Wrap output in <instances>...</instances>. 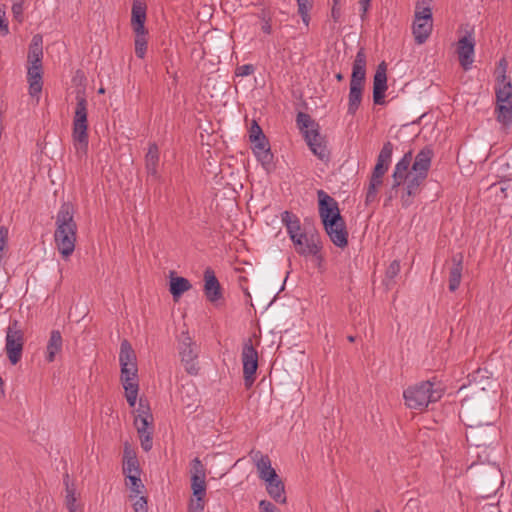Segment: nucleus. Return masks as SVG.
Segmentation results:
<instances>
[{"label": "nucleus", "mask_w": 512, "mask_h": 512, "mask_svg": "<svg viewBox=\"0 0 512 512\" xmlns=\"http://www.w3.org/2000/svg\"><path fill=\"white\" fill-rule=\"evenodd\" d=\"M317 197L319 217L326 234L335 246L345 248L349 233L338 202L324 190H318Z\"/></svg>", "instance_id": "1"}, {"label": "nucleus", "mask_w": 512, "mask_h": 512, "mask_svg": "<svg viewBox=\"0 0 512 512\" xmlns=\"http://www.w3.org/2000/svg\"><path fill=\"white\" fill-rule=\"evenodd\" d=\"M54 232L55 245L63 258L70 257L75 250L77 224L74 220V207L64 202L56 215Z\"/></svg>", "instance_id": "2"}, {"label": "nucleus", "mask_w": 512, "mask_h": 512, "mask_svg": "<svg viewBox=\"0 0 512 512\" xmlns=\"http://www.w3.org/2000/svg\"><path fill=\"white\" fill-rule=\"evenodd\" d=\"M296 124L311 152L321 161L330 160V151L325 136L320 133V125L308 113L299 112Z\"/></svg>", "instance_id": "3"}, {"label": "nucleus", "mask_w": 512, "mask_h": 512, "mask_svg": "<svg viewBox=\"0 0 512 512\" xmlns=\"http://www.w3.org/2000/svg\"><path fill=\"white\" fill-rule=\"evenodd\" d=\"M435 385V382L425 380L409 386L403 392L405 405L410 409L423 411L430 403L439 401L444 394V390L440 385L437 387Z\"/></svg>", "instance_id": "4"}, {"label": "nucleus", "mask_w": 512, "mask_h": 512, "mask_svg": "<svg viewBox=\"0 0 512 512\" xmlns=\"http://www.w3.org/2000/svg\"><path fill=\"white\" fill-rule=\"evenodd\" d=\"M88 102L84 95H76V107L72 122V140L77 153L86 154L89 144Z\"/></svg>", "instance_id": "5"}, {"label": "nucleus", "mask_w": 512, "mask_h": 512, "mask_svg": "<svg viewBox=\"0 0 512 512\" xmlns=\"http://www.w3.org/2000/svg\"><path fill=\"white\" fill-rule=\"evenodd\" d=\"M476 468L473 463L469 469ZM479 474V489L483 498H489L497 493L503 485V475L500 467L496 463L488 462L477 467Z\"/></svg>", "instance_id": "6"}, {"label": "nucleus", "mask_w": 512, "mask_h": 512, "mask_svg": "<svg viewBox=\"0 0 512 512\" xmlns=\"http://www.w3.org/2000/svg\"><path fill=\"white\" fill-rule=\"evenodd\" d=\"M5 351L12 365H16L22 358L24 347V332L18 320H11L6 329Z\"/></svg>", "instance_id": "7"}, {"label": "nucleus", "mask_w": 512, "mask_h": 512, "mask_svg": "<svg viewBox=\"0 0 512 512\" xmlns=\"http://www.w3.org/2000/svg\"><path fill=\"white\" fill-rule=\"evenodd\" d=\"M241 359L243 364L244 385L249 389L255 382L258 369V352L253 346L251 338L244 341Z\"/></svg>", "instance_id": "8"}, {"label": "nucleus", "mask_w": 512, "mask_h": 512, "mask_svg": "<svg viewBox=\"0 0 512 512\" xmlns=\"http://www.w3.org/2000/svg\"><path fill=\"white\" fill-rule=\"evenodd\" d=\"M179 354L186 372L190 375H196L199 370L196 362L198 357V348L188 332L181 333L179 339Z\"/></svg>", "instance_id": "9"}, {"label": "nucleus", "mask_w": 512, "mask_h": 512, "mask_svg": "<svg viewBox=\"0 0 512 512\" xmlns=\"http://www.w3.org/2000/svg\"><path fill=\"white\" fill-rule=\"evenodd\" d=\"M433 28L432 11L425 8L424 11L415 13L413 22V35L417 44H423L430 36Z\"/></svg>", "instance_id": "10"}, {"label": "nucleus", "mask_w": 512, "mask_h": 512, "mask_svg": "<svg viewBox=\"0 0 512 512\" xmlns=\"http://www.w3.org/2000/svg\"><path fill=\"white\" fill-rule=\"evenodd\" d=\"M393 148L394 146L390 141L383 144L370 177V180L373 182L383 183V177L388 171L392 161Z\"/></svg>", "instance_id": "11"}, {"label": "nucleus", "mask_w": 512, "mask_h": 512, "mask_svg": "<svg viewBox=\"0 0 512 512\" xmlns=\"http://www.w3.org/2000/svg\"><path fill=\"white\" fill-rule=\"evenodd\" d=\"M475 39L471 32H467L457 43V54L461 67L467 71L474 62Z\"/></svg>", "instance_id": "12"}, {"label": "nucleus", "mask_w": 512, "mask_h": 512, "mask_svg": "<svg viewBox=\"0 0 512 512\" xmlns=\"http://www.w3.org/2000/svg\"><path fill=\"white\" fill-rule=\"evenodd\" d=\"M206 469L196 457L191 461V489L193 496H206Z\"/></svg>", "instance_id": "13"}, {"label": "nucleus", "mask_w": 512, "mask_h": 512, "mask_svg": "<svg viewBox=\"0 0 512 512\" xmlns=\"http://www.w3.org/2000/svg\"><path fill=\"white\" fill-rule=\"evenodd\" d=\"M297 236L299 238L300 244H294V247H295L296 252L299 255L316 256L320 252L321 245H320V241H319L318 232L315 231L311 234H309L307 232H303L301 234H298Z\"/></svg>", "instance_id": "14"}, {"label": "nucleus", "mask_w": 512, "mask_h": 512, "mask_svg": "<svg viewBox=\"0 0 512 512\" xmlns=\"http://www.w3.org/2000/svg\"><path fill=\"white\" fill-rule=\"evenodd\" d=\"M387 64L382 61L376 69L373 78V101L376 105L385 103V92L387 90Z\"/></svg>", "instance_id": "15"}, {"label": "nucleus", "mask_w": 512, "mask_h": 512, "mask_svg": "<svg viewBox=\"0 0 512 512\" xmlns=\"http://www.w3.org/2000/svg\"><path fill=\"white\" fill-rule=\"evenodd\" d=\"M252 143V151L257 160L261 163L266 171H269L273 167L274 155L271 152L270 143L268 138L265 136L259 138V140L250 141Z\"/></svg>", "instance_id": "16"}, {"label": "nucleus", "mask_w": 512, "mask_h": 512, "mask_svg": "<svg viewBox=\"0 0 512 512\" xmlns=\"http://www.w3.org/2000/svg\"><path fill=\"white\" fill-rule=\"evenodd\" d=\"M119 362L122 374L128 373L134 375L138 372L135 351L126 339L120 344Z\"/></svg>", "instance_id": "17"}, {"label": "nucleus", "mask_w": 512, "mask_h": 512, "mask_svg": "<svg viewBox=\"0 0 512 512\" xmlns=\"http://www.w3.org/2000/svg\"><path fill=\"white\" fill-rule=\"evenodd\" d=\"M412 160H413V151L409 150L396 163L393 173H392L393 183L391 186V190H396L398 187H400L406 181V179H408V176H410V174L412 173V171L411 172L409 171Z\"/></svg>", "instance_id": "18"}, {"label": "nucleus", "mask_w": 512, "mask_h": 512, "mask_svg": "<svg viewBox=\"0 0 512 512\" xmlns=\"http://www.w3.org/2000/svg\"><path fill=\"white\" fill-rule=\"evenodd\" d=\"M204 294L212 303L223 298L222 287L211 267H207L204 271Z\"/></svg>", "instance_id": "19"}, {"label": "nucleus", "mask_w": 512, "mask_h": 512, "mask_svg": "<svg viewBox=\"0 0 512 512\" xmlns=\"http://www.w3.org/2000/svg\"><path fill=\"white\" fill-rule=\"evenodd\" d=\"M434 157V150L431 145L424 146L415 156L411 164L412 172L428 176L432 159Z\"/></svg>", "instance_id": "20"}, {"label": "nucleus", "mask_w": 512, "mask_h": 512, "mask_svg": "<svg viewBox=\"0 0 512 512\" xmlns=\"http://www.w3.org/2000/svg\"><path fill=\"white\" fill-rule=\"evenodd\" d=\"M366 64L367 60L365 49L361 47L353 62L350 85L364 87L366 80Z\"/></svg>", "instance_id": "21"}, {"label": "nucleus", "mask_w": 512, "mask_h": 512, "mask_svg": "<svg viewBox=\"0 0 512 512\" xmlns=\"http://www.w3.org/2000/svg\"><path fill=\"white\" fill-rule=\"evenodd\" d=\"M426 178L427 176L415 172L408 176V179L404 182L406 183L405 192L401 196L402 207L407 208L412 204V198L419 193V188Z\"/></svg>", "instance_id": "22"}, {"label": "nucleus", "mask_w": 512, "mask_h": 512, "mask_svg": "<svg viewBox=\"0 0 512 512\" xmlns=\"http://www.w3.org/2000/svg\"><path fill=\"white\" fill-rule=\"evenodd\" d=\"M460 417L464 421L465 425L471 429L470 437L475 440V446L480 447L491 444V442H489L488 440L477 441L475 439L478 433V431L475 429L481 427L483 423L471 416L470 404L467 400H464L461 404Z\"/></svg>", "instance_id": "23"}, {"label": "nucleus", "mask_w": 512, "mask_h": 512, "mask_svg": "<svg viewBox=\"0 0 512 512\" xmlns=\"http://www.w3.org/2000/svg\"><path fill=\"white\" fill-rule=\"evenodd\" d=\"M463 259L464 256L462 253H456L451 258L452 266L449 269L448 276V289L450 292H455L461 284Z\"/></svg>", "instance_id": "24"}, {"label": "nucleus", "mask_w": 512, "mask_h": 512, "mask_svg": "<svg viewBox=\"0 0 512 512\" xmlns=\"http://www.w3.org/2000/svg\"><path fill=\"white\" fill-rule=\"evenodd\" d=\"M281 220L283 225L286 227L287 233L293 242V244H300L298 234L303 233L300 219L297 215L290 211H284L281 214Z\"/></svg>", "instance_id": "25"}, {"label": "nucleus", "mask_w": 512, "mask_h": 512, "mask_svg": "<svg viewBox=\"0 0 512 512\" xmlns=\"http://www.w3.org/2000/svg\"><path fill=\"white\" fill-rule=\"evenodd\" d=\"M146 11L147 6L146 3L142 0H134L132 4L131 11V27L133 32H142L146 31L145 22H146Z\"/></svg>", "instance_id": "26"}, {"label": "nucleus", "mask_w": 512, "mask_h": 512, "mask_svg": "<svg viewBox=\"0 0 512 512\" xmlns=\"http://www.w3.org/2000/svg\"><path fill=\"white\" fill-rule=\"evenodd\" d=\"M159 158L160 152L158 145L155 142L150 143L148 151L145 155V169L147 171V174L155 179L160 178V175L158 173Z\"/></svg>", "instance_id": "27"}, {"label": "nucleus", "mask_w": 512, "mask_h": 512, "mask_svg": "<svg viewBox=\"0 0 512 512\" xmlns=\"http://www.w3.org/2000/svg\"><path fill=\"white\" fill-rule=\"evenodd\" d=\"M63 338L59 330H52L46 345L45 360L52 363L56 359V355L62 351Z\"/></svg>", "instance_id": "28"}, {"label": "nucleus", "mask_w": 512, "mask_h": 512, "mask_svg": "<svg viewBox=\"0 0 512 512\" xmlns=\"http://www.w3.org/2000/svg\"><path fill=\"white\" fill-rule=\"evenodd\" d=\"M42 75L43 69H39L37 66L27 67V81L29 83V94L31 97L39 98L43 87Z\"/></svg>", "instance_id": "29"}, {"label": "nucleus", "mask_w": 512, "mask_h": 512, "mask_svg": "<svg viewBox=\"0 0 512 512\" xmlns=\"http://www.w3.org/2000/svg\"><path fill=\"white\" fill-rule=\"evenodd\" d=\"M255 456H259V458L256 460V467L260 479L266 482L268 480H273L274 477H277L278 474L271 466V460L268 455H263L260 451H258L256 452Z\"/></svg>", "instance_id": "30"}, {"label": "nucleus", "mask_w": 512, "mask_h": 512, "mask_svg": "<svg viewBox=\"0 0 512 512\" xmlns=\"http://www.w3.org/2000/svg\"><path fill=\"white\" fill-rule=\"evenodd\" d=\"M266 490L269 496L277 503L285 504L287 501L285 485L277 475L273 480L266 481Z\"/></svg>", "instance_id": "31"}, {"label": "nucleus", "mask_w": 512, "mask_h": 512, "mask_svg": "<svg viewBox=\"0 0 512 512\" xmlns=\"http://www.w3.org/2000/svg\"><path fill=\"white\" fill-rule=\"evenodd\" d=\"M64 484H65V505L69 512H83L82 505L77 503V493L76 487L74 483L69 482V475L66 474L64 476Z\"/></svg>", "instance_id": "32"}, {"label": "nucleus", "mask_w": 512, "mask_h": 512, "mask_svg": "<svg viewBox=\"0 0 512 512\" xmlns=\"http://www.w3.org/2000/svg\"><path fill=\"white\" fill-rule=\"evenodd\" d=\"M123 473L125 476L140 474L139 462L134 451L126 443L123 455Z\"/></svg>", "instance_id": "33"}, {"label": "nucleus", "mask_w": 512, "mask_h": 512, "mask_svg": "<svg viewBox=\"0 0 512 512\" xmlns=\"http://www.w3.org/2000/svg\"><path fill=\"white\" fill-rule=\"evenodd\" d=\"M494 115L502 127L509 128L512 125V103L495 102Z\"/></svg>", "instance_id": "34"}, {"label": "nucleus", "mask_w": 512, "mask_h": 512, "mask_svg": "<svg viewBox=\"0 0 512 512\" xmlns=\"http://www.w3.org/2000/svg\"><path fill=\"white\" fill-rule=\"evenodd\" d=\"M191 287L192 285L188 279L181 276L171 277L169 291L175 301H177L183 293L190 290Z\"/></svg>", "instance_id": "35"}, {"label": "nucleus", "mask_w": 512, "mask_h": 512, "mask_svg": "<svg viewBox=\"0 0 512 512\" xmlns=\"http://www.w3.org/2000/svg\"><path fill=\"white\" fill-rule=\"evenodd\" d=\"M495 102L512 103V81L495 82Z\"/></svg>", "instance_id": "36"}, {"label": "nucleus", "mask_w": 512, "mask_h": 512, "mask_svg": "<svg viewBox=\"0 0 512 512\" xmlns=\"http://www.w3.org/2000/svg\"><path fill=\"white\" fill-rule=\"evenodd\" d=\"M363 89L364 87L361 86L350 85L347 109L348 114L355 115L359 109L362 102Z\"/></svg>", "instance_id": "37"}, {"label": "nucleus", "mask_w": 512, "mask_h": 512, "mask_svg": "<svg viewBox=\"0 0 512 512\" xmlns=\"http://www.w3.org/2000/svg\"><path fill=\"white\" fill-rule=\"evenodd\" d=\"M42 44H43L42 36L40 34L34 35L31 40V43L29 45L27 60H32V59L38 60V59L43 58Z\"/></svg>", "instance_id": "38"}, {"label": "nucleus", "mask_w": 512, "mask_h": 512, "mask_svg": "<svg viewBox=\"0 0 512 512\" xmlns=\"http://www.w3.org/2000/svg\"><path fill=\"white\" fill-rule=\"evenodd\" d=\"M135 33V54L138 58L143 59L145 57L146 51H147V34L148 30L142 31L141 33L134 32Z\"/></svg>", "instance_id": "39"}, {"label": "nucleus", "mask_w": 512, "mask_h": 512, "mask_svg": "<svg viewBox=\"0 0 512 512\" xmlns=\"http://www.w3.org/2000/svg\"><path fill=\"white\" fill-rule=\"evenodd\" d=\"M273 11L270 8H263L260 10V12L257 14V17L262 21L261 30L265 33L270 35L272 33V18H273Z\"/></svg>", "instance_id": "40"}, {"label": "nucleus", "mask_w": 512, "mask_h": 512, "mask_svg": "<svg viewBox=\"0 0 512 512\" xmlns=\"http://www.w3.org/2000/svg\"><path fill=\"white\" fill-rule=\"evenodd\" d=\"M400 268V262L398 260L392 261L388 266L384 279V284L388 289L395 284V278L400 273Z\"/></svg>", "instance_id": "41"}, {"label": "nucleus", "mask_w": 512, "mask_h": 512, "mask_svg": "<svg viewBox=\"0 0 512 512\" xmlns=\"http://www.w3.org/2000/svg\"><path fill=\"white\" fill-rule=\"evenodd\" d=\"M134 425L138 434L153 431V415L135 416Z\"/></svg>", "instance_id": "42"}, {"label": "nucleus", "mask_w": 512, "mask_h": 512, "mask_svg": "<svg viewBox=\"0 0 512 512\" xmlns=\"http://www.w3.org/2000/svg\"><path fill=\"white\" fill-rule=\"evenodd\" d=\"M121 381L123 384V388L125 393H129L130 391L138 392L139 384H138V375L135 373L134 375L128 373H121Z\"/></svg>", "instance_id": "43"}, {"label": "nucleus", "mask_w": 512, "mask_h": 512, "mask_svg": "<svg viewBox=\"0 0 512 512\" xmlns=\"http://www.w3.org/2000/svg\"><path fill=\"white\" fill-rule=\"evenodd\" d=\"M298 5V14L301 16L303 23L308 26L310 22L309 12L313 7V0H296Z\"/></svg>", "instance_id": "44"}, {"label": "nucleus", "mask_w": 512, "mask_h": 512, "mask_svg": "<svg viewBox=\"0 0 512 512\" xmlns=\"http://www.w3.org/2000/svg\"><path fill=\"white\" fill-rule=\"evenodd\" d=\"M508 62L506 58H501L497 64L495 71V82L511 81V78L507 75Z\"/></svg>", "instance_id": "45"}, {"label": "nucleus", "mask_w": 512, "mask_h": 512, "mask_svg": "<svg viewBox=\"0 0 512 512\" xmlns=\"http://www.w3.org/2000/svg\"><path fill=\"white\" fill-rule=\"evenodd\" d=\"M128 482L127 485L130 487L131 491L134 493V496H137L141 493V489L144 488V485L141 483L140 474H134L126 477Z\"/></svg>", "instance_id": "46"}, {"label": "nucleus", "mask_w": 512, "mask_h": 512, "mask_svg": "<svg viewBox=\"0 0 512 512\" xmlns=\"http://www.w3.org/2000/svg\"><path fill=\"white\" fill-rule=\"evenodd\" d=\"M205 507V496H193L188 505V512H203Z\"/></svg>", "instance_id": "47"}, {"label": "nucleus", "mask_w": 512, "mask_h": 512, "mask_svg": "<svg viewBox=\"0 0 512 512\" xmlns=\"http://www.w3.org/2000/svg\"><path fill=\"white\" fill-rule=\"evenodd\" d=\"M382 185V183H376L372 180L369 181V186L366 192L365 204L369 205L374 202L377 198L378 188Z\"/></svg>", "instance_id": "48"}, {"label": "nucleus", "mask_w": 512, "mask_h": 512, "mask_svg": "<svg viewBox=\"0 0 512 512\" xmlns=\"http://www.w3.org/2000/svg\"><path fill=\"white\" fill-rule=\"evenodd\" d=\"M152 434H153V431L138 434L139 438H140L141 447L145 452H148L152 449V445H153Z\"/></svg>", "instance_id": "49"}, {"label": "nucleus", "mask_w": 512, "mask_h": 512, "mask_svg": "<svg viewBox=\"0 0 512 512\" xmlns=\"http://www.w3.org/2000/svg\"><path fill=\"white\" fill-rule=\"evenodd\" d=\"M263 136H265V134L263 133L262 128L255 120H253L252 124L250 126V129H249V140L250 141L259 140V138H261Z\"/></svg>", "instance_id": "50"}, {"label": "nucleus", "mask_w": 512, "mask_h": 512, "mask_svg": "<svg viewBox=\"0 0 512 512\" xmlns=\"http://www.w3.org/2000/svg\"><path fill=\"white\" fill-rule=\"evenodd\" d=\"M9 34L8 20L6 18V11L4 5L0 4V35L6 36Z\"/></svg>", "instance_id": "51"}, {"label": "nucleus", "mask_w": 512, "mask_h": 512, "mask_svg": "<svg viewBox=\"0 0 512 512\" xmlns=\"http://www.w3.org/2000/svg\"><path fill=\"white\" fill-rule=\"evenodd\" d=\"M255 72V67L253 64H244L241 66H237L235 69V75L238 77H245L252 75Z\"/></svg>", "instance_id": "52"}, {"label": "nucleus", "mask_w": 512, "mask_h": 512, "mask_svg": "<svg viewBox=\"0 0 512 512\" xmlns=\"http://www.w3.org/2000/svg\"><path fill=\"white\" fill-rule=\"evenodd\" d=\"M136 412H137L136 416H138V417H143V416H146V415H152L151 412H150V407H149L147 401L144 400L143 398H140L139 406H138Z\"/></svg>", "instance_id": "53"}, {"label": "nucleus", "mask_w": 512, "mask_h": 512, "mask_svg": "<svg viewBox=\"0 0 512 512\" xmlns=\"http://www.w3.org/2000/svg\"><path fill=\"white\" fill-rule=\"evenodd\" d=\"M133 508L135 512H148L147 498L139 497L133 504Z\"/></svg>", "instance_id": "54"}, {"label": "nucleus", "mask_w": 512, "mask_h": 512, "mask_svg": "<svg viewBox=\"0 0 512 512\" xmlns=\"http://www.w3.org/2000/svg\"><path fill=\"white\" fill-rule=\"evenodd\" d=\"M260 512H280L279 509L268 500H261L259 502Z\"/></svg>", "instance_id": "55"}, {"label": "nucleus", "mask_w": 512, "mask_h": 512, "mask_svg": "<svg viewBox=\"0 0 512 512\" xmlns=\"http://www.w3.org/2000/svg\"><path fill=\"white\" fill-rule=\"evenodd\" d=\"M372 0H359V6H360V18L361 20H365L367 18V13L371 7Z\"/></svg>", "instance_id": "56"}, {"label": "nucleus", "mask_w": 512, "mask_h": 512, "mask_svg": "<svg viewBox=\"0 0 512 512\" xmlns=\"http://www.w3.org/2000/svg\"><path fill=\"white\" fill-rule=\"evenodd\" d=\"M12 13L14 18L21 22L23 20V3L17 2L12 5Z\"/></svg>", "instance_id": "57"}, {"label": "nucleus", "mask_w": 512, "mask_h": 512, "mask_svg": "<svg viewBox=\"0 0 512 512\" xmlns=\"http://www.w3.org/2000/svg\"><path fill=\"white\" fill-rule=\"evenodd\" d=\"M431 1L432 0H417L416 6H415V13L424 11L425 8L431 9L430 8Z\"/></svg>", "instance_id": "58"}, {"label": "nucleus", "mask_w": 512, "mask_h": 512, "mask_svg": "<svg viewBox=\"0 0 512 512\" xmlns=\"http://www.w3.org/2000/svg\"><path fill=\"white\" fill-rule=\"evenodd\" d=\"M137 396L138 392L130 391L129 393H125L127 403L130 407H134L136 405Z\"/></svg>", "instance_id": "59"}, {"label": "nucleus", "mask_w": 512, "mask_h": 512, "mask_svg": "<svg viewBox=\"0 0 512 512\" xmlns=\"http://www.w3.org/2000/svg\"><path fill=\"white\" fill-rule=\"evenodd\" d=\"M331 17L334 22H339L341 17V8L340 5H333L331 9Z\"/></svg>", "instance_id": "60"}, {"label": "nucleus", "mask_w": 512, "mask_h": 512, "mask_svg": "<svg viewBox=\"0 0 512 512\" xmlns=\"http://www.w3.org/2000/svg\"><path fill=\"white\" fill-rule=\"evenodd\" d=\"M27 61H28V66H37V68L43 69L42 59H38V60L32 59V60H27Z\"/></svg>", "instance_id": "61"}, {"label": "nucleus", "mask_w": 512, "mask_h": 512, "mask_svg": "<svg viewBox=\"0 0 512 512\" xmlns=\"http://www.w3.org/2000/svg\"><path fill=\"white\" fill-rule=\"evenodd\" d=\"M335 78L337 79V81H339V82H340V81H342V80L344 79V76H343V74H342V73H337V74L335 75Z\"/></svg>", "instance_id": "62"}, {"label": "nucleus", "mask_w": 512, "mask_h": 512, "mask_svg": "<svg viewBox=\"0 0 512 512\" xmlns=\"http://www.w3.org/2000/svg\"><path fill=\"white\" fill-rule=\"evenodd\" d=\"M347 339H348L349 342H354L355 341V337L351 336V335L348 336Z\"/></svg>", "instance_id": "63"}, {"label": "nucleus", "mask_w": 512, "mask_h": 512, "mask_svg": "<svg viewBox=\"0 0 512 512\" xmlns=\"http://www.w3.org/2000/svg\"><path fill=\"white\" fill-rule=\"evenodd\" d=\"M341 0H333V5H340Z\"/></svg>", "instance_id": "64"}]
</instances>
